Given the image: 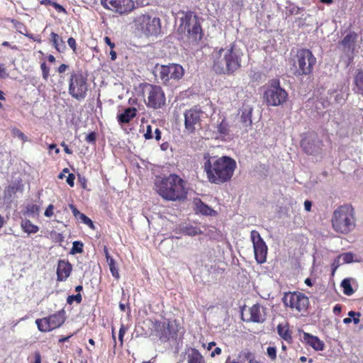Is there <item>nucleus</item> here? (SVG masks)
<instances>
[{
  "label": "nucleus",
  "instance_id": "obj_1",
  "mask_svg": "<svg viewBox=\"0 0 363 363\" xmlns=\"http://www.w3.org/2000/svg\"><path fill=\"white\" fill-rule=\"evenodd\" d=\"M154 189L158 195L168 201H183L188 194L186 181L176 174L157 177Z\"/></svg>",
  "mask_w": 363,
  "mask_h": 363
},
{
  "label": "nucleus",
  "instance_id": "obj_2",
  "mask_svg": "<svg viewBox=\"0 0 363 363\" xmlns=\"http://www.w3.org/2000/svg\"><path fill=\"white\" fill-rule=\"evenodd\" d=\"M243 52L233 43L213 55V70L218 74L233 75L242 67Z\"/></svg>",
  "mask_w": 363,
  "mask_h": 363
},
{
  "label": "nucleus",
  "instance_id": "obj_3",
  "mask_svg": "<svg viewBox=\"0 0 363 363\" xmlns=\"http://www.w3.org/2000/svg\"><path fill=\"white\" fill-rule=\"evenodd\" d=\"M203 169L206 173L208 181L212 184H220L230 181L237 167L234 159L228 156L218 158L205 156L206 159Z\"/></svg>",
  "mask_w": 363,
  "mask_h": 363
},
{
  "label": "nucleus",
  "instance_id": "obj_4",
  "mask_svg": "<svg viewBox=\"0 0 363 363\" xmlns=\"http://www.w3.org/2000/svg\"><path fill=\"white\" fill-rule=\"evenodd\" d=\"M333 229L337 233L347 235L356 227L354 209L350 204L338 206L331 218Z\"/></svg>",
  "mask_w": 363,
  "mask_h": 363
},
{
  "label": "nucleus",
  "instance_id": "obj_5",
  "mask_svg": "<svg viewBox=\"0 0 363 363\" xmlns=\"http://www.w3.org/2000/svg\"><path fill=\"white\" fill-rule=\"evenodd\" d=\"M133 24L138 33L146 37L157 36L161 33L160 18L148 13H143L135 17Z\"/></svg>",
  "mask_w": 363,
  "mask_h": 363
},
{
  "label": "nucleus",
  "instance_id": "obj_6",
  "mask_svg": "<svg viewBox=\"0 0 363 363\" xmlns=\"http://www.w3.org/2000/svg\"><path fill=\"white\" fill-rule=\"evenodd\" d=\"M282 302L286 308L298 316L304 315L310 305L308 297L299 291L284 293Z\"/></svg>",
  "mask_w": 363,
  "mask_h": 363
},
{
  "label": "nucleus",
  "instance_id": "obj_7",
  "mask_svg": "<svg viewBox=\"0 0 363 363\" xmlns=\"http://www.w3.org/2000/svg\"><path fill=\"white\" fill-rule=\"evenodd\" d=\"M69 94L77 101L84 100L89 91L88 79L82 71L72 72L69 78Z\"/></svg>",
  "mask_w": 363,
  "mask_h": 363
},
{
  "label": "nucleus",
  "instance_id": "obj_8",
  "mask_svg": "<svg viewBox=\"0 0 363 363\" xmlns=\"http://www.w3.org/2000/svg\"><path fill=\"white\" fill-rule=\"evenodd\" d=\"M143 96L147 108L159 109L166 104L165 94L160 86L145 83L143 84Z\"/></svg>",
  "mask_w": 363,
  "mask_h": 363
},
{
  "label": "nucleus",
  "instance_id": "obj_9",
  "mask_svg": "<svg viewBox=\"0 0 363 363\" xmlns=\"http://www.w3.org/2000/svg\"><path fill=\"white\" fill-rule=\"evenodd\" d=\"M184 73L182 66L178 64L157 65L155 71V77L160 79L164 85H172L175 82L182 78Z\"/></svg>",
  "mask_w": 363,
  "mask_h": 363
},
{
  "label": "nucleus",
  "instance_id": "obj_10",
  "mask_svg": "<svg viewBox=\"0 0 363 363\" xmlns=\"http://www.w3.org/2000/svg\"><path fill=\"white\" fill-rule=\"evenodd\" d=\"M316 63V58L309 49L302 48L297 51L294 65L295 74L299 76L310 74Z\"/></svg>",
  "mask_w": 363,
  "mask_h": 363
},
{
  "label": "nucleus",
  "instance_id": "obj_11",
  "mask_svg": "<svg viewBox=\"0 0 363 363\" xmlns=\"http://www.w3.org/2000/svg\"><path fill=\"white\" fill-rule=\"evenodd\" d=\"M152 323V332L150 335H155L163 342L168 341L171 337L176 335L178 333L177 321L174 322L167 320V322H162L158 320H150Z\"/></svg>",
  "mask_w": 363,
  "mask_h": 363
},
{
  "label": "nucleus",
  "instance_id": "obj_12",
  "mask_svg": "<svg viewBox=\"0 0 363 363\" xmlns=\"http://www.w3.org/2000/svg\"><path fill=\"white\" fill-rule=\"evenodd\" d=\"M288 99L287 92L280 86L279 79H272L269 87L264 93V99L269 106H278Z\"/></svg>",
  "mask_w": 363,
  "mask_h": 363
},
{
  "label": "nucleus",
  "instance_id": "obj_13",
  "mask_svg": "<svg viewBox=\"0 0 363 363\" xmlns=\"http://www.w3.org/2000/svg\"><path fill=\"white\" fill-rule=\"evenodd\" d=\"M65 320V312L61 310L47 317L36 319L35 324L40 332L48 333L62 326Z\"/></svg>",
  "mask_w": 363,
  "mask_h": 363
},
{
  "label": "nucleus",
  "instance_id": "obj_14",
  "mask_svg": "<svg viewBox=\"0 0 363 363\" xmlns=\"http://www.w3.org/2000/svg\"><path fill=\"white\" fill-rule=\"evenodd\" d=\"M101 6L121 16L128 15L135 9L133 0H101Z\"/></svg>",
  "mask_w": 363,
  "mask_h": 363
},
{
  "label": "nucleus",
  "instance_id": "obj_15",
  "mask_svg": "<svg viewBox=\"0 0 363 363\" xmlns=\"http://www.w3.org/2000/svg\"><path fill=\"white\" fill-rule=\"evenodd\" d=\"M203 112L197 108H192L184 113L185 132L193 134L201 128V117Z\"/></svg>",
  "mask_w": 363,
  "mask_h": 363
},
{
  "label": "nucleus",
  "instance_id": "obj_16",
  "mask_svg": "<svg viewBox=\"0 0 363 363\" xmlns=\"http://www.w3.org/2000/svg\"><path fill=\"white\" fill-rule=\"evenodd\" d=\"M250 238L253 244L255 258L257 263L263 264L267 261V246L259 233L257 230H252Z\"/></svg>",
  "mask_w": 363,
  "mask_h": 363
},
{
  "label": "nucleus",
  "instance_id": "obj_17",
  "mask_svg": "<svg viewBox=\"0 0 363 363\" xmlns=\"http://www.w3.org/2000/svg\"><path fill=\"white\" fill-rule=\"evenodd\" d=\"M323 146V142L318 138L301 142V147L304 152L310 155H316L321 153Z\"/></svg>",
  "mask_w": 363,
  "mask_h": 363
},
{
  "label": "nucleus",
  "instance_id": "obj_18",
  "mask_svg": "<svg viewBox=\"0 0 363 363\" xmlns=\"http://www.w3.org/2000/svg\"><path fill=\"white\" fill-rule=\"evenodd\" d=\"M72 271V266L68 260L60 259L57 267V280L64 281L69 277Z\"/></svg>",
  "mask_w": 363,
  "mask_h": 363
},
{
  "label": "nucleus",
  "instance_id": "obj_19",
  "mask_svg": "<svg viewBox=\"0 0 363 363\" xmlns=\"http://www.w3.org/2000/svg\"><path fill=\"white\" fill-rule=\"evenodd\" d=\"M250 318V321L262 323L266 320L265 309L259 303L254 304L249 309Z\"/></svg>",
  "mask_w": 363,
  "mask_h": 363
},
{
  "label": "nucleus",
  "instance_id": "obj_20",
  "mask_svg": "<svg viewBox=\"0 0 363 363\" xmlns=\"http://www.w3.org/2000/svg\"><path fill=\"white\" fill-rule=\"evenodd\" d=\"M303 341L315 351H322L324 350L325 344L323 341L320 340L317 336L304 332L303 333Z\"/></svg>",
  "mask_w": 363,
  "mask_h": 363
},
{
  "label": "nucleus",
  "instance_id": "obj_21",
  "mask_svg": "<svg viewBox=\"0 0 363 363\" xmlns=\"http://www.w3.org/2000/svg\"><path fill=\"white\" fill-rule=\"evenodd\" d=\"M137 108L128 107L117 116L118 122L121 124L129 123L137 115Z\"/></svg>",
  "mask_w": 363,
  "mask_h": 363
},
{
  "label": "nucleus",
  "instance_id": "obj_22",
  "mask_svg": "<svg viewBox=\"0 0 363 363\" xmlns=\"http://www.w3.org/2000/svg\"><path fill=\"white\" fill-rule=\"evenodd\" d=\"M183 16L181 17L180 21V28H184V30H187L190 29L191 26L194 24L196 19L199 18L194 13L191 11H183Z\"/></svg>",
  "mask_w": 363,
  "mask_h": 363
},
{
  "label": "nucleus",
  "instance_id": "obj_23",
  "mask_svg": "<svg viewBox=\"0 0 363 363\" xmlns=\"http://www.w3.org/2000/svg\"><path fill=\"white\" fill-rule=\"evenodd\" d=\"M357 37L358 35L356 32L350 31L341 40L340 44L344 47L345 50H353Z\"/></svg>",
  "mask_w": 363,
  "mask_h": 363
},
{
  "label": "nucleus",
  "instance_id": "obj_24",
  "mask_svg": "<svg viewBox=\"0 0 363 363\" xmlns=\"http://www.w3.org/2000/svg\"><path fill=\"white\" fill-rule=\"evenodd\" d=\"M187 363H206L203 356L196 348L187 350Z\"/></svg>",
  "mask_w": 363,
  "mask_h": 363
},
{
  "label": "nucleus",
  "instance_id": "obj_25",
  "mask_svg": "<svg viewBox=\"0 0 363 363\" xmlns=\"http://www.w3.org/2000/svg\"><path fill=\"white\" fill-rule=\"evenodd\" d=\"M353 83L354 85V92L363 96V69L357 70L354 75Z\"/></svg>",
  "mask_w": 363,
  "mask_h": 363
},
{
  "label": "nucleus",
  "instance_id": "obj_26",
  "mask_svg": "<svg viewBox=\"0 0 363 363\" xmlns=\"http://www.w3.org/2000/svg\"><path fill=\"white\" fill-rule=\"evenodd\" d=\"M50 43H52L53 48L59 52L66 49L65 43L62 37L55 32H51L50 33Z\"/></svg>",
  "mask_w": 363,
  "mask_h": 363
},
{
  "label": "nucleus",
  "instance_id": "obj_27",
  "mask_svg": "<svg viewBox=\"0 0 363 363\" xmlns=\"http://www.w3.org/2000/svg\"><path fill=\"white\" fill-rule=\"evenodd\" d=\"M277 333L279 335L288 343H291L293 341L292 332L289 329L288 324L283 325L279 324L277 325Z\"/></svg>",
  "mask_w": 363,
  "mask_h": 363
},
{
  "label": "nucleus",
  "instance_id": "obj_28",
  "mask_svg": "<svg viewBox=\"0 0 363 363\" xmlns=\"http://www.w3.org/2000/svg\"><path fill=\"white\" fill-rule=\"evenodd\" d=\"M186 31L189 35L195 40H201L202 38L203 32L199 18L196 19V21L194 23L190 29H188Z\"/></svg>",
  "mask_w": 363,
  "mask_h": 363
},
{
  "label": "nucleus",
  "instance_id": "obj_29",
  "mask_svg": "<svg viewBox=\"0 0 363 363\" xmlns=\"http://www.w3.org/2000/svg\"><path fill=\"white\" fill-rule=\"evenodd\" d=\"M195 204L196 206V211L201 213L203 215L211 216L213 212V210L210 208L208 206L205 204L201 199H197L195 201Z\"/></svg>",
  "mask_w": 363,
  "mask_h": 363
},
{
  "label": "nucleus",
  "instance_id": "obj_30",
  "mask_svg": "<svg viewBox=\"0 0 363 363\" xmlns=\"http://www.w3.org/2000/svg\"><path fill=\"white\" fill-rule=\"evenodd\" d=\"M230 126L225 118H223L222 121L217 125V131L220 134L222 138H225L229 136Z\"/></svg>",
  "mask_w": 363,
  "mask_h": 363
},
{
  "label": "nucleus",
  "instance_id": "obj_31",
  "mask_svg": "<svg viewBox=\"0 0 363 363\" xmlns=\"http://www.w3.org/2000/svg\"><path fill=\"white\" fill-rule=\"evenodd\" d=\"M21 228L25 233L28 234L36 233L39 230V227L32 223L30 220H25L21 222Z\"/></svg>",
  "mask_w": 363,
  "mask_h": 363
},
{
  "label": "nucleus",
  "instance_id": "obj_32",
  "mask_svg": "<svg viewBox=\"0 0 363 363\" xmlns=\"http://www.w3.org/2000/svg\"><path fill=\"white\" fill-rule=\"evenodd\" d=\"M19 187L18 184H11L6 186L4 191V198L10 200L12 196L18 191Z\"/></svg>",
  "mask_w": 363,
  "mask_h": 363
},
{
  "label": "nucleus",
  "instance_id": "obj_33",
  "mask_svg": "<svg viewBox=\"0 0 363 363\" xmlns=\"http://www.w3.org/2000/svg\"><path fill=\"white\" fill-rule=\"evenodd\" d=\"M252 108L250 106L244 108L242 111L241 113V121L245 123H248V125L252 124Z\"/></svg>",
  "mask_w": 363,
  "mask_h": 363
},
{
  "label": "nucleus",
  "instance_id": "obj_34",
  "mask_svg": "<svg viewBox=\"0 0 363 363\" xmlns=\"http://www.w3.org/2000/svg\"><path fill=\"white\" fill-rule=\"evenodd\" d=\"M341 286L343 289L344 294L347 296H351L354 294V291L353 290L350 279H344L341 284Z\"/></svg>",
  "mask_w": 363,
  "mask_h": 363
},
{
  "label": "nucleus",
  "instance_id": "obj_35",
  "mask_svg": "<svg viewBox=\"0 0 363 363\" xmlns=\"http://www.w3.org/2000/svg\"><path fill=\"white\" fill-rule=\"evenodd\" d=\"M107 262L108 264V266H109V268H110V271L111 272L112 276L116 279H118L119 277H120V275H119L118 269V268L116 267V264L115 260L113 259V258L109 259V260L107 261Z\"/></svg>",
  "mask_w": 363,
  "mask_h": 363
},
{
  "label": "nucleus",
  "instance_id": "obj_36",
  "mask_svg": "<svg viewBox=\"0 0 363 363\" xmlns=\"http://www.w3.org/2000/svg\"><path fill=\"white\" fill-rule=\"evenodd\" d=\"M184 233L186 235H188L190 236H194V235L200 234L201 233V231L200 230L199 228H198L196 227L189 226V227H186L184 229Z\"/></svg>",
  "mask_w": 363,
  "mask_h": 363
},
{
  "label": "nucleus",
  "instance_id": "obj_37",
  "mask_svg": "<svg viewBox=\"0 0 363 363\" xmlns=\"http://www.w3.org/2000/svg\"><path fill=\"white\" fill-rule=\"evenodd\" d=\"M83 252V243L79 241H74L71 249L72 254L82 253Z\"/></svg>",
  "mask_w": 363,
  "mask_h": 363
},
{
  "label": "nucleus",
  "instance_id": "obj_38",
  "mask_svg": "<svg viewBox=\"0 0 363 363\" xmlns=\"http://www.w3.org/2000/svg\"><path fill=\"white\" fill-rule=\"evenodd\" d=\"M40 69L43 79L47 81L50 76V68L47 66L46 63L43 62L40 64Z\"/></svg>",
  "mask_w": 363,
  "mask_h": 363
},
{
  "label": "nucleus",
  "instance_id": "obj_39",
  "mask_svg": "<svg viewBox=\"0 0 363 363\" xmlns=\"http://www.w3.org/2000/svg\"><path fill=\"white\" fill-rule=\"evenodd\" d=\"M74 301H76L77 303H80L82 301V295L79 293H78L76 295H71L67 297V303L72 304Z\"/></svg>",
  "mask_w": 363,
  "mask_h": 363
},
{
  "label": "nucleus",
  "instance_id": "obj_40",
  "mask_svg": "<svg viewBox=\"0 0 363 363\" xmlns=\"http://www.w3.org/2000/svg\"><path fill=\"white\" fill-rule=\"evenodd\" d=\"M340 258H341L342 259L344 263H351L353 262L354 257H353L352 253L345 252V253H342L340 256Z\"/></svg>",
  "mask_w": 363,
  "mask_h": 363
},
{
  "label": "nucleus",
  "instance_id": "obj_41",
  "mask_svg": "<svg viewBox=\"0 0 363 363\" xmlns=\"http://www.w3.org/2000/svg\"><path fill=\"white\" fill-rule=\"evenodd\" d=\"M267 356L271 360L274 361L277 359V349L275 347H268L267 348Z\"/></svg>",
  "mask_w": 363,
  "mask_h": 363
},
{
  "label": "nucleus",
  "instance_id": "obj_42",
  "mask_svg": "<svg viewBox=\"0 0 363 363\" xmlns=\"http://www.w3.org/2000/svg\"><path fill=\"white\" fill-rule=\"evenodd\" d=\"M79 219H80L84 224L87 225L91 228H92V229L94 228V225L92 220L89 217H87L85 214L83 213V214L80 215V218Z\"/></svg>",
  "mask_w": 363,
  "mask_h": 363
},
{
  "label": "nucleus",
  "instance_id": "obj_43",
  "mask_svg": "<svg viewBox=\"0 0 363 363\" xmlns=\"http://www.w3.org/2000/svg\"><path fill=\"white\" fill-rule=\"evenodd\" d=\"M13 135L19 139H21L22 141L26 142L27 140L26 135L19 129L14 128L12 131Z\"/></svg>",
  "mask_w": 363,
  "mask_h": 363
},
{
  "label": "nucleus",
  "instance_id": "obj_44",
  "mask_svg": "<svg viewBox=\"0 0 363 363\" xmlns=\"http://www.w3.org/2000/svg\"><path fill=\"white\" fill-rule=\"evenodd\" d=\"M85 140L91 144H94L96 140V133L94 131L89 133L85 138Z\"/></svg>",
  "mask_w": 363,
  "mask_h": 363
},
{
  "label": "nucleus",
  "instance_id": "obj_45",
  "mask_svg": "<svg viewBox=\"0 0 363 363\" xmlns=\"http://www.w3.org/2000/svg\"><path fill=\"white\" fill-rule=\"evenodd\" d=\"M144 137L146 140H150L153 138L152 126L150 125H147L146 126V130L144 133Z\"/></svg>",
  "mask_w": 363,
  "mask_h": 363
},
{
  "label": "nucleus",
  "instance_id": "obj_46",
  "mask_svg": "<svg viewBox=\"0 0 363 363\" xmlns=\"http://www.w3.org/2000/svg\"><path fill=\"white\" fill-rule=\"evenodd\" d=\"M67 44L70 47V48L74 52H76L77 51V43L75 39L73 37H70L67 40Z\"/></svg>",
  "mask_w": 363,
  "mask_h": 363
},
{
  "label": "nucleus",
  "instance_id": "obj_47",
  "mask_svg": "<svg viewBox=\"0 0 363 363\" xmlns=\"http://www.w3.org/2000/svg\"><path fill=\"white\" fill-rule=\"evenodd\" d=\"M251 81L253 82H259L262 79V73L259 72H254L250 77Z\"/></svg>",
  "mask_w": 363,
  "mask_h": 363
},
{
  "label": "nucleus",
  "instance_id": "obj_48",
  "mask_svg": "<svg viewBox=\"0 0 363 363\" xmlns=\"http://www.w3.org/2000/svg\"><path fill=\"white\" fill-rule=\"evenodd\" d=\"M53 209H54L53 205L52 204H50L46 208V209L45 211V213H44L45 216H46V217H51V216H52L53 214H54Z\"/></svg>",
  "mask_w": 363,
  "mask_h": 363
},
{
  "label": "nucleus",
  "instance_id": "obj_49",
  "mask_svg": "<svg viewBox=\"0 0 363 363\" xmlns=\"http://www.w3.org/2000/svg\"><path fill=\"white\" fill-rule=\"evenodd\" d=\"M52 6H53L58 13H66L65 9L57 2L54 1Z\"/></svg>",
  "mask_w": 363,
  "mask_h": 363
},
{
  "label": "nucleus",
  "instance_id": "obj_50",
  "mask_svg": "<svg viewBox=\"0 0 363 363\" xmlns=\"http://www.w3.org/2000/svg\"><path fill=\"white\" fill-rule=\"evenodd\" d=\"M69 208H71L73 215L77 218H79L80 215L83 214L82 213L79 212V211L73 204H69Z\"/></svg>",
  "mask_w": 363,
  "mask_h": 363
},
{
  "label": "nucleus",
  "instance_id": "obj_51",
  "mask_svg": "<svg viewBox=\"0 0 363 363\" xmlns=\"http://www.w3.org/2000/svg\"><path fill=\"white\" fill-rule=\"evenodd\" d=\"M75 175L72 173H69L67 177V182L71 186L73 187L74 185Z\"/></svg>",
  "mask_w": 363,
  "mask_h": 363
},
{
  "label": "nucleus",
  "instance_id": "obj_52",
  "mask_svg": "<svg viewBox=\"0 0 363 363\" xmlns=\"http://www.w3.org/2000/svg\"><path fill=\"white\" fill-rule=\"evenodd\" d=\"M8 76L4 64H0V79L6 78Z\"/></svg>",
  "mask_w": 363,
  "mask_h": 363
},
{
  "label": "nucleus",
  "instance_id": "obj_53",
  "mask_svg": "<svg viewBox=\"0 0 363 363\" xmlns=\"http://www.w3.org/2000/svg\"><path fill=\"white\" fill-rule=\"evenodd\" d=\"M245 358L246 359L248 360V363H260L254 358V357L250 352H247L245 354Z\"/></svg>",
  "mask_w": 363,
  "mask_h": 363
},
{
  "label": "nucleus",
  "instance_id": "obj_54",
  "mask_svg": "<svg viewBox=\"0 0 363 363\" xmlns=\"http://www.w3.org/2000/svg\"><path fill=\"white\" fill-rule=\"evenodd\" d=\"M104 40V42L106 43V44H107L110 47L111 49L113 50L115 48L116 45L114 43L111 42V40L109 37L105 36Z\"/></svg>",
  "mask_w": 363,
  "mask_h": 363
},
{
  "label": "nucleus",
  "instance_id": "obj_55",
  "mask_svg": "<svg viewBox=\"0 0 363 363\" xmlns=\"http://www.w3.org/2000/svg\"><path fill=\"white\" fill-rule=\"evenodd\" d=\"M60 145L64 148V151L68 154V155H72V150L71 149H69L67 146V145L63 141L60 143Z\"/></svg>",
  "mask_w": 363,
  "mask_h": 363
},
{
  "label": "nucleus",
  "instance_id": "obj_56",
  "mask_svg": "<svg viewBox=\"0 0 363 363\" xmlns=\"http://www.w3.org/2000/svg\"><path fill=\"white\" fill-rule=\"evenodd\" d=\"M68 68V65H66V64H62L59 66V67L57 68V72L60 73V74H62V73H64Z\"/></svg>",
  "mask_w": 363,
  "mask_h": 363
},
{
  "label": "nucleus",
  "instance_id": "obj_57",
  "mask_svg": "<svg viewBox=\"0 0 363 363\" xmlns=\"http://www.w3.org/2000/svg\"><path fill=\"white\" fill-rule=\"evenodd\" d=\"M311 206H312V203L310 201H308V200L305 201L304 208L306 211H311Z\"/></svg>",
  "mask_w": 363,
  "mask_h": 363
},
{
  "label": "nucleus",
  "instance_id": "obj_58",
  "mask_svg": "<svg viewBox=\"0 0 363 363\" xmlns=\"http://www.w3.org/2000/svg\"><path fill=\"white\" fill-rule=\"evenodd\" d=\"M127 330H128V328L123 324H121L120 329H119L118 335L124 336Z\"/></svg>",
  "mask_w": 363,
  "mask_h": 363
},
{
  "label": "nucleus",
  "instance_id": "obj_59",
  "mask_svg": "<svg viewBox=\"0 0 363 363\" xmlns=\"http://www.w3.org/2000/svg\"><path fill=\"white\" fill-rule=\"evenodd\" d=\"M35 361L34 363H41V355L40 352H37L35 353Z\"/></svg>",
  "mask_w": 363,
  "mask_h": 363
},
{
  "label": "nucleus",
  "instance_id": "obj_60",
  "mask_svg": "<svg viewBox=\"0 0 363 363\" xmlns=\"http://www.w3.org/2000/svg\"><path fill=\"white\" fill-rule=\"evenodd\" d=\"M104 255H105V257H106V261H108L109 259H112L113 257H111L109 255V252H108V247L106 246H104Z\"/></svg>",
  "mask_w": 363,
  "mask_h": 363
},
{
  "label": "nucleus",
  "instance_id": "obj_61",
  "mask_svg": "<svg viewBox=\"0 0 363 363\" xmlns=\"http://www.w3.org/2000/svg\"><path fill=\"white\" fill-rule=\"evenodd\" d=\"M155 138L156 140L159 141L161 139V131L159 128H156L155 130Z\"/></svg>",
  "mask_w": 363,
  "mask_h": 363
},
{
  "label": "nucleus",
  "instance_id": "obj_62",
  "mask_svg": "<svg viewBox=\"0 0 363 363\" xmlns=\"http://www.w3.org/2000/svg\"><path fill=\"white\" fill-rule=\"evenodd\" d=\"M48 149L50 150H55V152L56 154H59V152H60V150H59V148L57 147V145L55 144H50V145H49Z\"/></svg>",
  "mask_w": 363,
  "mask_h": 363
},
{
  "label": "nucleus",
  "instance_id": "obj_63",
  "mask_svg": "<svg viewBox=\"0 0 363 363\" xmlns=\"http://www.w3.org/2000/svg\"><path fill=\"white\" fill-rule=\"evenodd\" d=\"M221 353V349L220 347H216L214 350L211 352V356L214 357L215 355H218Z\"/></svg>",
  "mask_w": 363,
  "mask_h": 363
},
{
  "label": "nucleus",
  "instance_id": "obj_64",
  "mask_svg": "<svg viewBox=\"0 0 363 363\" xmlns=\"http://www.w3.org/2000/svg\"><path fill=\"white\" fill-rule=\"evenodd\" d=\"M73 335V334H71L68 336H65V337H61L60 339H59V342L60 343H63V342H65L69 340V339Z\"/></svg>",
  "mask_w": 363,
  "mask_h": 363
}]
</instances>
